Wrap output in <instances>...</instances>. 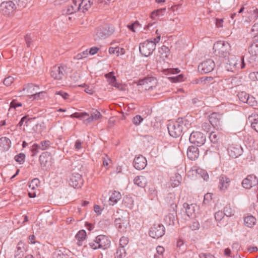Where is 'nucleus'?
<instances>
[{"label":"nucleus","instance_id":"obj_32","mask_svg":"<svg viewBox=\"0 0 258 258\" xmlns=\"http://www.w3.org/2000/svg\"><path fill=\"white\" fill-rule=\"evenodd\" d=\"M80 9L79 3L78 4L77 2H74L73 5L69 7L67 10L66 14L68 15L73 14L79 11Z\"/></svg>","mask_w":258,"mask_h":258},{"label":"nucleus","instance_id":"obj_43","mask_svg":"<svg viewBox=\"0 0 258 258\" xmlns=\"http://www.w3.org/2000/svg\"><path fill=\"white\" fill-rule=\"evenodd\" d=\"M89 113L85 112L82 113L75 112L71 115V117L83 119L85 118L86 116H89Z\"/></svg>","mask_w":258,"mask_h":258},{"label":"nucleus","instance_id":"obj_42","mask_svg":"<svg viewBox=\"0 0 258 258\" xmlns=\"http://www.w3.org/2000/svg\"><path fill=\"white\" fill-rule=\"evenodd\" d=\"M90 114L91 117L95 120H98V119L101 118L102 117L100 112L95 109H92L90 112Z\"/></svg>","mask_w":258,"mask_h":258},{"label":"nucleus","instance_id":"obj_16","mask_svg":"<svg viewBox=\"0 0 258 258\" xmlns=\"http://www.w3.org/2000/svg\"><path fill=\"white\" fill-rule=\"evenodd\" d=\"M51 157L50 153L47 152H43L39 157L41 166L44 169H47L51 166Z\"/></svg>","mask_w":258,"mask_h":258},{"label":"nucleus","instance_id":"obj_8","mask_svg":"<svg viewBox=\"0 0 258 258\" xmlns=\"http://www.w3.org/2000/svg\"><path fill=\"white\" fill-rule=\"evenodd\" d=\"M157 83V81L155 78L149 77L139 80L137 82V85L142 86L143 89L145 90H151L155 87Z\"/></svg>","mask_w":258,"mask_h":258},{"label":"nucleus","instance_id":"obj_40","mask_svg":"<svg viewBox=\"0 0 258 258\" xmlns=\"http://www.w3.org/2000/svg\"><path fill=\"white\" fill-rule=\"evenodd\" d=\"M109 52L110 54H116L118 55L119 54H123L124 53V49L122 48L118 47H110L109 48Z\"/></svg>","mask_w":258,"mask_h":258},{"label":"nucleus","instance_id":"obj_18","mask_svg":"<svg viewBox=\"0 0 258 258\" xmlns=\"http://www.w3.org/2000/svg\"><path fill=\"white\" fill-rule=\"evenodd\" d=\"M114 223L116 228L121 232L126 231L129 224L127 220L121 218L116 219Z\"/></svg>","mask_w":258,"mask_h":258},{"label":"nucleus","instance_id":"obj_26","mask_svg":"<svg viewBox=\"0 0 258 258\" xmlns=\"http://www.w3.org/2000/svg\"><path fill=\"white\" fill-rule=\"evenodd\" d=\"M121 198V195L119 191H114L109 199V204L113 206Z\"/></svg>","mask_w":258,"mask_h":258},{"label":"nucleus","instance_id":"obj_64","mask_svg":"<svg viewBox=\"0 0 258 258\" xmlns=\"http://www.w3.org/2000/svg\"><path fill=\"white\" fill-rule=\"evenodd\" d=\"M39 183V180L37 178H34L33 180H32L30 185L29 187H31L32 189H34L35 188V186H37L38 184Z\"/></svg>","mask_w":258,"mask_h":258},{"label":"nucleus","instance_id":"obj_55","mask_svg":"<svg viewBox=\"0 0 258 258\" xmlns=\"http://www.w3.org/2000/svg\"><path fill=\"white\" fill-rule=\"evenodd\" d=\"M197 172L201 175V177L205 180H207L209 178V175L207 172L202 169H198L197 170Z\"/></svg>","mask_w":258,"mask_h":258},{"label":"nucleus","instance_id":"obj_51","mask_svg":"<svg viewBox=\"0 0 258 258\" xmlns=\"http://www.w3.org/2000/svg\"><path fill=\"white\" fill-rule=\"evenodd\" d=\"M180 70H179L177 68H174V69H167L166 70H164V73L165 75H168V74H178L179 73Z\"/></svg>","mask_w":258,"mask_h":258},{"label":"nucleus","instance_id":"obj_27","mask_svg":"<svg viewBox=\"0 0 258 258\" xmlns=\"http://www.w3.org/2000/svg\"><path fill=\"white\" fill-rule=\"evenodd\" d=\"M134 182L135 184L141 187L145 186L147 180L146 178L143 176H138L134 179Z\"/></svg>","mask_w":258,"mask_h":258},{"label":"nucleus","instance_id":"obj_4","mask_svg":"<svg viewBox=\"0 0 258 258\" xmlns=\"http://www.w3.org/2000/svg\"><path fill=\"white\" fill-rule=\"evenodd\" d=\"M244 67L245 63L243 56L237 58L235 56H231L225 65L226 69L230 72H234L237 68L242 69Z\"/></svg>","mask_w":258,"mask_h":258},{"label":"nucleus","instance_id":"obj_50","mask_svg":"<svg viewBox=\"0 0 258 258\" xmlns=\"http://www.w3.org/2000/svg\"><path fill=\"white\" fill-rule=\"evenodd\" d=\"M143 121V118L140 115H136L133 119V122L136 125H139Z\"/></svg>","mask_w":258,"mask_h":258},{"label":"nucleus","instance_id":"obj_56","mask_svg":"<svg viewBox=\"0 0 258 258\" xmlns=\"http://www.w3.org/2000/svg\"><path fill=\"white\" fill-rule=\"evenodd\" d=\"M14 78L12 76H9L4 80V84L7 86H10L14 82Z\"/></svg>","mask_w":258,"mask_h":258},{"label":"nucleus","instance_id":"obj_30","mask_svg":"<svg viewBox=\"0 0 258 258\" xmlns=\"http://www.w3.org/2000/svg\"><path fill=\"white\" fill-rule=\"evenodd\" d=\"M159 53L161 57L164 59L167 58L170 55V49L167 46L163 45L159 48Z\"/></svg>","mask_w":258,"mask_h":258},{"label":"nucleus","instance_id":"obj_57","mask_svg":"<svg viewBox=\"0 0 258 258\" xmlns=\"http://www.w3.org/2000/svg\"><path fill=\"white\" fill-rule=\"evenodd\" d=\"M128 243V239L127 237L122 236L120 238L119 240V246H123L125 247Z\"/></svg>","mask_w":258,"mask_h":258},{"label":"nucleus","instance_id":"obj_62","mask_svg":"<svg viewBox=\"0 0 258 258\" xmlns=\"http://www.w3.org/2000/svg\"><path fill=\"white\" fill-rule=\"evenodd\" d=\"M200 223L199 222L195 221H193L190 225L189 227L192 230H198L200 228Z\"/></svg>","mask_w":258,"mask_h":258},{"label":"nucleus","instance_id":"obj_37","mask_svg":"<svg viewBox=\"0 0 258 258\" xmlns=\"http://www.w3.org/2000/svg\"><path fill=\"white\" fill-rule=\"evenodd\" d=\"M126 255L125 248L123 246H119L114 254L115 258H123Z\"/></svg>","mask_w":258,"mask_h":258},{"label":"nucleus","instance_id":"obj_12","mask_svg":"<svg viewBox=\"0 0 258 258\" xmlns=\"http://www.w3.org/2000/svg\"><path fill=\"white\" fill-rule=\"evenodd\" d=\"M214 67V61L212 59H208L199 65L198 70L202 74H207L212 71Z\"/></svg>","mask_w":258,"mask_h":258},{"label":"nucleus","instance_id":"obj_36","mask_svg":"<svg viewBox=\"0 0 258 258\" xmlns=\"http://www.w3.org/2000/svg\"><path fill=\"white\" fill-rule=\"evenodd\" d=\"M248 50L252 55H258V41L253 42L249 47Z\"/></svg>","mask_w":258,"mask_h":258},{"label":"nucleus","instance_id":"obj_61","mask_svg":"<svg viewBox=\"0 0 258 258\" xmlns=\"http://www.w3.org/2000/svg\"><path fill=\"white\" fill-rule=\"evenodd\" d=\"M38 150H39L38 144H34L31 149V151L32 153V156H34L36 155L38 153Z\"/></svg>","mask_w":258,"mask_h":258},{"label":"nucleus","instance_id":"obj_3","mask_svg":"<svg viewBox=\"0 0 258 258\" xmlns=\"http://www.w3.org/2000/svg\"><path fill=\"white\" fill-rule=\"evenodd\" d=\"M214 54L221 57H225L229 54L230 44L225 41H219L213 46Z\"/></svg>","mask_w":258,"mask_h":258},{"label":"nucleus","instance_id":"obj_13","mask_svg":"<svg viewBox=\"0 0 258 258\" xmlns=\"http://www.w3.org/2000/svg\"><path fill=\"white\" fill-rule=\"evenodd\" d=\"M68 181L69 184L74 188L81 187L83 184V179L81 175L74 172L72 173Z\"/></svg>","mask_w":258,"mask_h":258},{"label":"nucleus","instance_id":"obj_23","mask_svg":"<svg viewBox=\"0 0 258 258\" xmlns=\"http://www.w3.org/2000/svg\"><path fill=\"white\" fill-rule=\"evenodd\" d=\"M26 250L25 244L22 241H20L18 242L16 250L15 253V258H23L24 255V252Z\"/></svg>","mask_w":258,"mask_h":258},{"label":"nucleus","instance_id":"obj_10","mask_svg":"<svg viewBox=\"0 0 258 258\" xmlns=\"http://www.w3.org/2000/svg\"><path fill=\"white\" fill-rule=\"evenodd\" d=\"M165 228L161 224H155L150 228L149 235L153 238H159L165 234Z\"/></svg>","mask_w":258,"mask_h":258},{"label":"nucleus","instance_id":"obj_2","mask_svg":"<svg viewBox=\"0 0 258 258\" xmlns=\"http://www.w3.org/2000/svg\"><path fill=\"white\" fill-rule=\"evenodd\" d=\"M89 245L94 250L97 249H106L109 247L110 241L107 236L100 235L96 236L92 241L89 242Z\"/></svg>","mask_w":258,"mask_h":258},{"label":"nucleus","instance_id":"obj_19","mask_svg":"<svg viewBox=\"0 0 258 258\" xmlns=\"http://www.w3.org/2000/svg\"><path fill=\"white\" fill-rule=\"evenodd\" d=\"M209 122L214 127L218 128L221 125V116L217 113H212L209 117Z\"/></svg>","mask_w":258,"mask_h":258},{"label":"nucleus","instance_id":"obj_7","mask_svg":"<svg viewBox=\"0 0 258 258\" xmlns=\"http://www.w3.org/2000/svg\"><path fill=\"white\" fill-rule=\"evenodd\" d=\"M67 67L64 64L59 66H54L51 70L50 75L56 80H61L66 74Z\"/></svg>","mask_w":258,"mask_h":258},{"label":"nucleus","instance_id":"obj_28","mask_svg":"<svg viewBox=\"0 0 258 258\" xmlns=\"http://www.w3.org/2000/svg\"><path fill=\"white\" fill-rule=\"evenodd\" d=\"M256 223V219L254 217L250 215L244 218V224L245 226L252 228Z\"/></svg>","mask_w":258,"mask_h":258},{"label":"nucleus","instance_id":"obj_45","mask_svg":"<svg viewBox=\"0 0 258 258\" xmlns=\"http://www.w3.org/2000/svg\"><path fill=\"white\" fill-rule=\"evenodd\" d=\"M223 213L225 216L227 217H231L234 215V210L229 206H227L224 208Z\"/></svg>","mask_w":258,"mask_h":258},{"label":"nucleus","instance_id":"obj_41","mask_svg":"<svg viewBox=\"0 0 258 258\" xmlns=\"http://www.w3.org/2000/svg\"><path fill=\"white\" fill-rule=\"evenodd\" d=\"M51 143L49 141H41L40 144L38 145L40 150H45L48 149L51 147Z\"/></svg>","mask_w":258,"mask_h":258},{"label":"nucleus","instance_id":"obj_34","mask_svg":"<svg viewBox=\"0 0 258 258\" xmlns=\"http://www.w3.org/2000/svg\"><path fill=\"white\" fill-rule=\"evenodd\" d=\"M184 208L185 209V213L188 217L192 216V214L195 211V206L192 204L188 205L184 203L183 205Z\"/></svg>","mask_w":258,"mask_h":258},{"label":"nucleus","instance_id":"obj_24","mask_svg":"<svg viewBox=\"0 0 258 258\" xmlns=\"http://www.w3.org/2000/svg\"><path fill=\"white\" fill-rule=\"evenodd\" d=\"M11 144V140L7 137H2L0 139V151H5L9 150Z\"/></svg>","mask_w":258,"mask_h":258},{"label":"nucleus","instance_id":"obj_29","mask_svg":"<svg viewBox=\"0 0 258 258\" xmlns=\"http://www.w3.org/2000/svg\"><path fill=\"white\" fill-rule=\"evenodd\" d=\"M221 134L216 132H212L209 135V139L213 144H217L220 140Z\"/></svg>","mask_w":258,"mask_h":258},{"label":"nucleus","instance_id":"obj_11","mask_svg":"<svg viewBox=\"0 0 258 258\" xmlns=\"http://www.w3.org/2000/svg\"><path fill=\"white\" fill-rule=\"evenodd\" d=\"M16 9V4L12 1L3 2L0 5V11L7 16L11 14Z\"/></svg>","mask_w":258,"mask_h":258},{"label":"nucleus","instance_id":"obj_1","mask_svg":"<svg viewBox=\"0 0 258 258\" xmlns=\"http://www.w3.org/2000/svg\"><path fill=\"white\" fill-rule=\"evenodd\" d=\"M191 122L187 119V116L185 118H179L177 120L170 123L168 125V131L169 135L173 138H177L180 136L182 132L191 127Z\"/></svg>","mask_w":258,"mask_h":258},{"label":"nucleus","instance_id":"obj_25","mask_svg":"<svg viewBox=\"0 0 258 258\" xmlns=\"http://www.w3.org/2000/svg\"><path fill=\"white\" fill-rule=\"evenodd\" d=\"M113 74V72H110L106 74L105 76L107 79L109 84L121 90L122 89L120 88V85L116 82V78Z\"/></svg>","mask_w":258,"mask_h":258},{"label":"nucleus","instance_id":"obj_6","mask_svg":"<svg viewBox=\"0 0 258 258\" xmlns=\"http://www.w3.org/2000/svg\"><path fill=\"white\" fill-rule=\"evenodd\" d=\"M156 45L152 41L146 40L141 43L139 46L140 53L144 56L150 55L155 49Z\"/></svg>","mask_w":258,"mask_h":258},{"label":"nucleus","instance_id":"obj_58","mask_svg":"<svg viewBox=\"0 0 258 258\" xmlns=\"http://www.w3.org/2000/svg\"><path fill=\"white\" fill-rule=\"evenodd\" d=\"M22 104L21 103L17 102L16 100H13L10 103V107L9 108V110L12 109V108L15 109L17 107L22 106Z\"/></svg>","mask_w":258,"mask_h":258},{"label":"nucleus","instance_id":"obj_22","mask_svg":"<svg viewBox=\"0 0 258 258\" xmlns=\"http://www.w3.org/2000/svg\"><path fill=\"white\" fill-rule=\"evenodd\" d=\"M187 157L191 160H195L199 156V151L197 147L189 146L187 151Z\"/></svg>","mask_w":258,"mask_h":258},{"label":"nucleus","instance_id":"obj_52","mask_svg":"<svg viewBox=\"0 0 258 258\" xmlns=\"http://www.w3.org/2000/svg\"><path fill=\"white\" fill-rule=\"evenodd\" d=\"M70 78L73 82L76 83L80 79V75L79 73H78L77 72H75L71 74V75L70 76Z\"/></svg>","mask_w":258,"mask_h":258},{"label":"nucleus","instance_id":"obj_49","mask_svg":"<svg viewBox=\"0 0 258 258\" xmlns=\"http://www.w3.org/2000/svg\"><path fill=\"white\" fill-rule=\"evenodd\" d=\"M166 11L165 8L160 9L156 11H154L152 13V17L153 18L155 16H163Z\"/></svg>","mask_w":258,"mask_h":258},{"label":"nucleus","instance_id":"obj_33","mask_svg":"<svg viewBox=\"0 0 258 258\" xmlns=\"http://www.w3.org/2000/svg\"><path fill=\"white\" fill-rule=\"evenodd\" d=\"M249 119H251V127L258 133V114L249 117Z\"/></svg>","mask_w":258,"mask_h":258},{"label":"nucleus","instance_id":"obj_15","mask_svg":"<svg viewBox=\"0 0 258 258\" xmlns=\"http://www.w3.org/2000/svg\"><path fill=\"white\" fill-rule=\"evenodd\" d=\"M257 184L258 179L253 174L248 175L242 182V186L246 189H250Z\"/></svg>","mask_w":258,"mask_h":258},{"label":"nucleus","instance_id":"obj_21","mask_svg":"<svg viewBox=\"0 0 258 258\" xmlns=\"http://www.w3.org/2000/svg\"><path fill=\"white\" fill-rule=\"evenodd\" d=\"M229 155L234 158H237L241 154L242 148L239 146H230L227 149Z\"/></svg>","mask_w":258,"mask_h":258},{"label":"nucleus","instance_id":"obj_47","mask_svg":"<svg viewBox=\"0 0 258 258\" xmlns=\"http://www.w3.org/2000/svg\"><path fill=\"white\" fill-rule=\"evenodd\" d=\"M25 155L24 153H20L15 157V160L20 164H22L25 161Z\"/></svg>","mask_w":258,"mask_h":258},{"label":"nucleus","instance_id":"obj_9","mask_svg":"<svg viewBox=\"0 0 258 258\" xmlns=\"http://www.w3.org/2000/svg\"><path fill=\"white\" fill-rule=\"evenodd\" d=\"M206 136L200 132H193L190 134L189 140L191 144L201 146L206 142Z\"/></svg>","mask_w":258,"mask_h":258},{"label":"nucleus","instance_id":"obj_5","mask_svg":"<svg viewBox=\"0 0 258 258\" xmlns=\"http://www.w3.org/2000/svg\"><path fill=\"white\" fill-rule=\"evenodd\" d=\"M114 32V29L110 26H105L98 28L94 34L95 41L104 39L110 36Z\"/></svg>","mask_w":258,"mask_h":258},{"label":"nucleus","instance_id":"obj_31","mask_svg":"<svg viewBox=\"0 0 258 258\" xmlns=\"http://www.w3.org/2000/svg\"><path fill=\"white\" fill-rule=\"evenodd\" d=\"M182 179L181 176L179 174H175V176L172 177L171 179V184L172 187L178 186L181 182Z\"/></svg>","mask_w":258,"mask_h":258},{"label":"nucleus","instance_id":"obj_53","mask_svg":"<svg viewBox=\"0 0 258 258\" xmlns=\"http://www.w3.org/2000/svg\"><path fill=\"white\" fill-rule=\"evenodd\" d=\"M251 106H254L257 104V102L255 99V98L252 96H249L247 99V101L246 102Z\"/></svg>","mask_w":258,"mask_h":258},{"label":"nucleus","instance_id":"obj_63","mask_svg":"<svg viewBox=\"0 0 258 258\" xmlns=\"http://www.w3.org/2000/svg\"><path fill=\"white\" fill-rule=\"evenodd\" d=\"M212 194L211 193H207L204 196V199L203 201V203L205 204H208L209 202L212 200Z\"/></svg>","mask_w":258,"mask_h":258},{"label":"nucleus","instance_id":"obj_54","mask_svg":"<svg viewBox=\"0 0 258 258\" xmlns=\"http://www.w3.org/2000/svg\"><path fill=\"white\" fill-rule=\"evenodd\" d=\"M175 200V196L172 193L169 194L166 197V201L170 206L171 203H175L176 204L175 202L174 201Z\"/></svg>","mask_w":258,"mask_h":258},{"label":"nucleus","instance_id":"obj_60","mask_svg":"<svg viewBox=\"0 0 258 258\" xmlns=\"http://www.w3.org/2000/svg\"><path fill=\"white\" fill-rule=\"evenodd\" d=\"M224 214L223 212L219 211L215 214V218L217 221H221L224 217Z\"/></svg>","mask_w":258,"mask_h":258},{"label":"nucleus","instance_id":"obj_44","mask_svg":"<svg viewBox=\"0 0 258 258\" xmlns=\"http://www.w3.org/2000/svg\"><path fill=\"white\" fill-rule=\"evenodd\" d=\"M239 100L243 102L246 103L247 101V99L248 98V96H249V94H247L245 92H239L237 95Z\"/></svg>","mask_w":258,"mask_h":258},{"label":"nucleus","instance_id":"obj_48","mask_svg":"<svg viewBox=\"0 0 258 258\" xmlns=\"http://www.w3.org/2000/svg\"><path fill=\"white\" fill-rule=\"evenodd\" d=\"M168 79L173 83L180 82L183 81V75L180 74L176 77H169Z\"/></svg>","mask_w":258,"mask_h":258},{"label":"nucleus","instance_id":"obj_14","mask_svg":"<svg viewBox=\"0 0 258 258\" xmlns=\"http://www.w3.org/2000/svg\"><path fill=\"white\" fill-rule=\"evenodd\" d=\"M176 204L175 203L171 204L170 212L165 216L164 221L168 225L174 224L175 218L176 215Z\"/></svg>","mask_w":258,"mask_h":258},{"label":"nucleus","instance_id":"obj_59","mask_svg":"<svg viewBox=\"0 0 258 258\" xmlns=\"http://www.w3.org/2000/svg\"><path fill=\"white\" fill-rule=\"evenodd\" d=\"M45 93L44 92H35L34 93H33L32 95H31V97H30L31 98H33V99H40L41 98H42V97H43L44 96V94H45Z\"/></svg>","mask_w":258,"mask_h":258},{"label":"nucleus","instance_id":"obj_38","mask_svg":"<svg viewBox=\"0 0 258 258\" xmlns=\"http://www.w3.org/2000/svg\"><path fill=\"white\" fill-rule=\"evenodd\" d=\"M123 204L127 208L132 209L134 205V200L132 198L126 196L123 198Z\"/></svg>","mask_w":258,"mask_h":258},{"label":"nucleus","instance_id":"obj_35","mask_svg":"<svg viewBox=\"0 0 258 258\" xmlns=\"http://www.w3.org/2000/svg\"><path fill=\"white\" fill-rule=\"evenodd\" d=\"M35 87H38L37 86H35L32 83H29L24 85L23 88V91H26L28 94H30L31 95L35 92Z\"/></svg>","mask_w":258,"mask_h":258},{"label":"nucleus","instance_id":"obj_20","mask_svg":"<svg viewBox=\"0 0 258 258\" xmlns=\"http://www.w3.org/2000/svg\"><path fill=\"white\" fill-rule=\"evenodd\" d=\"M219 185L218 187L220 190H225L229 187L230 179L227 176L221 175L219 177Z\"/></svg>","mask_w":258,"mask_h":258},{"label":"nucleus","instance_id":"obj_46","mask_svg":"<svg viewBox=\"0 0 258 258\" xmlns=\"http://www.w3.org/2000/svg\"><path fill=\"white\" fill-rule=\"evenodd\" d=\"M86 237V232L84 230L79 231L76 235V239L84 240Z\"/></svg>","mask_w":258,"mask_h":258},{"label":"nucleus","instance_id":"obj_39","mask_svg":"<svg viewBox=\"0 0 258 258\" xmlns=\"http://www.w3.org/2000/svg\"><path fill=\"white\" fill-rule=\"evenodd\" d=\"M93 0H82L81 3H79V7H82L84 10H88L93 4Z\"/></svg>","mask_w":258,"mask_h":258},{"label":"nucleus","instance_id":"obj_17","mask_svg":"<svg viewBox=\"0 0 258 258\" xmlns=\"http://www.w3.org/2000/svg\"><path fill=\"white\" fill-rule=\"evenodd\" d=\"M147 165L146 159L142 155L135 157L134 161V166L138 170H142L145 168Z\"/></svg>","mask_w":258,"mask_h":258}]
</instances>
